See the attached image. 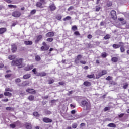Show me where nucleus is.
Wrapping results in <instances>:
<instances>
[{
    "instance_id": "f257e3e1",
    "label": "nucleus",
    "mask_w": 129,
    "mask_h": 129,
    "mask_svg": "<svg viewBox=\"0 0 129 129\" xmlns=\"http://www.w3.org/2000/svg\"><path fill=\"white\" fill-rule=\"evenodd\" d=\"M11 65L12 66H18V68H22V67H24L25 63H23L22 59H19L16 60H13L11 62Z\"/></svg>"
},
{
    "instance_id": "f03ea898",
    "label": "nucleus",
    "mask_w": 129,
    "mask_h": 129,
    "mask_svg": "<svg viewBox=\"0 0 129 129\" xmlns=\"http://www.w3.org/2000/svg\"><path fill=\"white\" fill-rule=\"evenodd\" d=\"M81 104L83 105V106H85L86 107V109H89V108H90V104L86 101H82Z\"/></svg>"
},
{
    "instance_id": "7ed1b4c3",
    "label": "nucleus",
    "mask_w": 129,
    "mask_h": 129,
    "mask_svg": "<svg viewBox=\"0 0 129 129\" xmlns=\"http://www.w3.org/2000/svg\"><path fill=\"white\" fill-rule=\"evenodd\" d=\"M12 17H14L15 18H19V17L21 16V12H20L19 11L14 12L12 14Z\"/></svg>"
},
{
    "instance_id": "20e7f679",
    "label": "nucleus",
    "mask_w": 129,
    "mask_h": 129,
    "mask_svg": "<svg viewBox=\"0 0 129 129\" xmlns=\"http://www.w3.org/2000/svg\"><path fill=\"white\" fill-rule=\"evenodd\" d=\"M107 73V71L106 70H103L101 72L98 73V74L97 75V77H101V76H103V75H105Z\"/></svg>"
},
{
    "instance_id": "39448f33",
    "label": "nucleus",
    "mask_w": 129,
    "mask_h": 129,
    "mask_svg": "<svg viewBox=\"0 0 129 129\" xmlns=\"http://www.w3.org/2000/svg\"><path fill=\"white\" fill-rule=\"evenodd\" d=\"M34 68V65H28L27 66L24 68V70L25 71H29V70H32Z\"/></svg>"
},
{
    "instance_id": "423d86ee",
    "label": "nucleus",
    "mask_w": 129,
    "mask_h": 129,
    "mask_svg": "<svg viewBox=\"0 0 129 129\" xmlns=\"http://www.w3.org/2000/svg\"><path fill=\"white\" fill-rule=\"evenodd\" d=\"M111 16L113 20H115L116 19V12L114 10H112L111 11Z\"/></svg>"
},
{
    "instance_id": "0eeeda50",
    "label": "nucleus",
    "mask_w": 129,
    "mask_h": 129,
    "mask_svg": "<svg viewBox=\"0 0 129 129\" xmlns=\"http://www.w3.org/2000/svg\"><path fill=\"white\" fill-rule=\"evenodd\" d=\"M82 58V56L81 55H79L77 56V58L75 59V63L78 64L79 63V61L81 60V58Z\"/></svg>"
},
{
    "instance_id": "6e6552de",
    "label": "nucleus",
    "mask_w": 129,
    "mask_h": 129,
    "mask_svg": "<svg viewBox=\"0 0 129 129\" xmlns=\"http://www.w3.org/2000/svg\"><path fill=\"white\" fill-rule=\"evenodd\" d=\"M26 92H28L31 94H35L36 93V91L33 89H26Z\"/></svg>"
},
{
    "instance_id": "1a4fd4ad",
    "label": "nucleus",
    "mask_w": 129,
    "mask_h": 129,
    "mask_svg": "<svg viewBox=\"0 0 129 129\" xmlns=\"http://www.w3.org/2000/svg\"><path fill=\"white\" fill-rule=\"evenodd\" d=\"M49 8L51 11H55V10H56V6H55V4L53 3L50 5Z\"/></svg>"
},
{
    "instance_id": "9d476101",
    "label": "nucleus",
    "mask_w": 129,
    "mask_h": 129,
    "mask_svg": "<svg viewBox=\"0 0 129 129\" xmlns=\"http://www.w3.org/2000/svg\"><path fill=\"white\" fill-rule=\"evenodd\" d=\"M36 6L37 7V8H40V9H43V8H44L45 7V6H43L42 3H41L40 2H37L36 3Z\"/></svg>"
},
{
    "instance_id": "9b49d317",
    "label": "nucleus",
    "mask_w": 129,
    "mask_h": 129,
    "mask_svg": "<svg viewBox=\"0 0 129 129\" xmlns=\"http://www.w3.org/2000/svg\"><path fill=\"white\" fill-rule=\"evenodd\" d=\"M41 51H47V50H49V46L45 45L44 46H42L41 47Z\"/></svg>"
},
{
    "instance_id": "f8f14e48",
    "label": "nucleus",
    "mask_w": 129,
    "mask_h": 129,
    "mask_svg": "<svg viewBox=\"0 0 129 129\" xmlns=\"http://www.w3.org/2000/svg\"><path fill=\"white\" fill-rule=\"evenodd\" d=\"M29 85V82H24L21 84H19L18 86H27Z\"/></svg>"
},
{
    "instance_id": "ddd939ff",
    "label": "nucleus",
    "mask_w": 129,
    "mask_h": 129,
    "mask_svg": "<svg viewBox=\"0 0 129 129\" xmlns=\"http://www.w3.org/2000/svg\"><path fill=\"white\" fill-rule=\"evenodd\" d=\"M12 51L13 53H15V52L17 51V46H16V45H12Z\"/></svg>"
},
{
    "instance_id": "4468645a",
    "label": "nucleus",
    "mask_w": 129,
    "mask_h": 129,
    "mask_svg": "<svg viewBox=\"0 0 129 129\" xmlns=\"http://www.w3.org/2000/svg\"><path fill=\"white\" fill-rule=\"evenodd\" d=\"M43 120L44 122H46V123H48L49 122H52V120L48 118H43Z\"/></svg>"
},
{
    "instance_id": "2eb2a0df",
    "label": "nucleus",
    "mask_w": 129,
    "mask_h": 129,
    "mask_svg": "<svg viewBox=\"0 0 129 129\" xmlns=\"http://www.w3.org/2000/svg\"><path fill=\"white\" fill-rule=\"evenodd\" d=\"M30 77H31V74H27L24 75L23 77V79H29Z\"/></svg>"
},
{
    "instance_id": "dca6fc26",
    "label": "nucleus",
    "mask_w": 129,
    "mask_h": 129,
    "mask_svg": "<svg viewBox=\"0 0 129 129\" xmlns=\"http://www.w3.org/2000/svg\"><path fill=\"white\" fill-rule=\"evenodd\" d=\"M55 35L54 32H48L46 34V37H53Z\"/></svg>"
},
{
    "instance_id": "f3484780",
    "label": "nucleus",
    "mask_w": 129,
    "mask_h": 129,
    "mask_svg": "<svg viewBox=\"0 0 129 129\" xmlns=\"http://www.w3.org/2000/svg\"><path fill=\"white\" fill-rule=\"evenodd\" d=\"M7 31V29L6 28H0V34H4V33L6 32Z\"/></svg>"
},
{
    "instance_id": "a211bd4d",
    "label": "nucleus",
    "mask_w": 129,
    "mask_h": 129,
    "mask_svg": "<svg viewBox=\"0 0 129 129\" xmlns=\"http://www.w3.org/2000/svg\"><path fill=\"white\" fill-rule=\"evenodd\" d=\"M25 126L27 129H31L32 128V125L30 123H26L25 124Z\"/></svg>"
},
{
    "instance_id": "6ab92c4d",
    "label": "nucleus",
    "mask_w": 129,
    "mask_h": 129,
    "mask_svg": "<svg viewBox=\"0 0 129 129\" xmlns=\"http://www.w3.org/2000/svg\"><path fill=\"white\" fill-rule=\"evenodd\" d=\"M24 44L25 45H32L33 44V42L32 41H24Z\"/></svg>"
},
{
    "instance_id": "aec40b11",
    "label": "nucleus",
    "mask_w": 129,
    "mask_h": 129,
    "mask_svg": "<svg viewBox=\"0 0 129 129\" xmlns=\"http://www.w3.org/2000/svg\"><path fill=\"white\" fill-rule=\"evenodd\" d=\"M112 62L116 63V62H117L118 61V58L117 57H113L112 58Z\"/></svg>"
},
{
    "instance_id": "412c9836",
    "label": "nucleus",
    "mask_w": 129,
    "mask_h": 129,
    "mask_svg": "<svg viewBox=\"0 0 129 129\" xmlns=\"http://www.w3.org/2000/svg\"><path fill=\"white\" fill-rule=\"evenodd\" d=\"M4 95H5V96H12V93L9 92H4Z\"/></svg>"
},
{
    "instance_id": "4be33fe9",
    "label": "nucleus",
    "mask_w": 129,
    "mask_h": 129,
    "mask_svg": "<svg viewBox=\"0 0 129 129\" xmlns=\"http://www.w3.org/2000/svg\"><path fill=\"white\" fill-rule=\"evenodd\" d=\"M120 47V45L119 44H113V48L114 49H118Z\"/></svg>"
},
{
    "instance_id": "5701e85b",
    "label": "nucleus",
    "mask_w": 129,
    "mask_h": 129,
    "mask_svg": "<svg viewBox=\"0 0 129 129\" xmlns=\"http://www.w3.org/2000/svg\"><path fill=\"white\" fill-rule=\"evenodd\" d=\"M38 76H46V73L45 72L39 73L37 74Z\"/></svg>"
},
{
    "instance_id": "b1692460",
    "label": "nucleus",
    "mask_w": 129,
    "mask_h": 129,
    "mask_svg": "<svg viewBox=\"0 0 129 129\" xmlns=\"http://www.w3.org/2000/svg\"><path fill=\"white\" fill-rule=\"evenodd\" d=\"M42 39V35H39L37 37V40L35 41L36 43H38Z\"/></svg>"
},
{
    "instance_id": "393cba45",
    "label": "nucleus",
    "mask_w": 129,
    "mask_h": 129,
    "mask_svg": "<svg viewBox=\"0 0 129 129\" xmlns=\"http://www.w3.org/2000/svg\"><path fill=\"white\" fill-rule=\"evenodd\" d=\"M84 85H85V86H90V85H91V84H90V83L89 82H85L84 83Z\"/></svg>"
},
{
    "instance_id": "a878e982",
    "label": "nucleus",
    "mask_w": 129,
    "mask_h": 129,
    "mask_svg": "<svg viewBox=\"0 0 129 129\" xmlns=\"http://www.w3.org/2000/svg\"><path fill=\"white\" fill-rule=\"evenodd\" d=\"M108 126H109V127H115V124L112 123H110L108 125Z\"/></svg>"
},
{
    "instance_id": "bb28decb",
    "label": "nucleus",
    "mask_w": 129,
    "mask_h": 129,
    "mask_svg": "<svg viewBox=\"0 0 129 129\" xmlns=\"http://www.w3.org/2000/svg\"><path fill=\"white\" fill-rule=\"evenodd\" d=\"M69 20H71V17L70 16H67L63 19V21H69Z\"/></svg>"
},
{
    "instance_id": "cd10ccee",
    "label": "nucleus",
    "mask_w": 129,
    "mask_h": 129,
    "mask_svg": "<svg viewBox=\"0 0 129 129\" xmlns=\"http://www.w3.org/2000/svg\"><path fill=\"white\" fill-rule=\"evenodd\" d=\"M15 58H16V55H10L9 56V60H13Z\"/></svg>"
},
{
    "instance_id": "c85d7f7f",
    "label": "nucleus",
    "mask_w": 129,
    "mask_h": 129,
    "mask_svg": "<svg viewBox=\"0 0 129 129\" xmlns=\"http://www.w3.org/2000/svg\"><path fill=\"white\" fill-rule=\"evenodd\" d=\"M101 56L103 58H106V57L107 56V54H106V53L105 52H103L101 54Z\"/></svg>"
},
{
    "instance_id": "c756f323",
    "label": "nucleus",
    "mask_w": 129,
    "mask_h": 129,
    "mask_svg": "<svg viewBox=\"0 0 129 129\" xmlns=\"http://www.w3.org/2000/svg\"><path fill=\"white\" fill-rule=\"evenodd\" d=\"M35 97H34V96H30L29 97H28V99L29 100H34Z\"/></svg>"
},
{
    "instance_id": "7c9ffc66",
    "label": "nucleus",
    "mask_w": 129,
    "mask_h": 129,
    "mask_svg": "<svg viewBox=\"0 0 129 129\" xmlns=\"http://www.w3.org/2000/svg\"><path fill=\"white\" fill-rule=\"evenodd\" d=\"M35 59L36 61H40V60H41V57L38 55L35 56Z\"/></svg>"
},
{
    "instance_id": "2f4dec72",
    "label": "nucleus",
    "mask_w": 129,
    "mask_h": 129,
    "mask_svg": "<svg viewBox=\"0 0 129 129\" xmlns=\"http://www.w3.org/2000/svg\"><path fill=\"white\" fill-rule=\"evenodd\" d=\"M36 10L34 9V10H32L31 12H30V14L31 15H35V14H36Z\"/></svg>"
},
{
    "instance_id": "473e14b6",
    "label": "nucleus",
    "mask_w": 129,
    "mask_h": 129,
    "mask_svg": "<svg viewBox=\"0 0 129 129\" xmlns=\"http://www.w3.org/2000/svg\"><path fill=\"white\" fill-rule=\"evenodd\" d=\"M120 51L122 53H123L124 51H125V49H124V47L123 46H121L120 47Z\"/></svg>"
},
{
    "instance_id": "72a5a7b5",
    "label": "nucleus",
    "mask_w": 129,
    "mask_h": 129,
    "mask_svg": "<svg viewBox=\"0 0 129 129\" xmlns=\"http://www.w3.org/2000/svg\"><path fill=\"white\" fill-rule=\"evenodd\" d=\"M87 77H88V78H94V74L89 75L87 76Z\"/></svg>"
},
{
    "instance_id": "f704fd0d",
    "label": "nucleus",
    "mask_w": 129,
    "mask_h": 129,
    "mask_svg": "<svg viewBox=\"0 0 129 129\" xmlns=\"http://www.w3.org/2000/svg\"><path fill=\"white\" fill-rule=\"evenodd\" d=\"M5 90H6V91H10V92H12V91H13V89H12V88H6V89H5Z\"/></svg>"
},
{
    "instance_id": "c9c22d12",
    "label": "nucleus",
    "mask_w": 129,
    "mask_h": 129,
    "mask_svg": "<svg viewBox=\"0 0 129 129\" xmlns=\"http://www.w3.org/2000/svg\"><path fill=\"white\" fill-rule=\"evenodd\" d=\"M33 115L34 116H36V117H38V116H39V113H38V112H34V113H33Z\"/></svg>"
},
{
    "instance_id": "e433bc0d",
    "label": "nucleus",
    "mask_w": 129,
    "mask_h": 129,
    "mask_svg": "<svg viewBox=\"0 0 129 129\" xmlns=\"http://www.w3.org/2000/svg\"><path fill=\"white\" fill-rule=\"evenodd\" d=\"M72 29L73 30V31H76V30L77 29V27L75 25L73 26L72 28Z\"/></svg>"
},
{
    "instance_id": "4c0bfd02",
    "label": "nucleus",
    "mask_w": 129,
    "mask_h": 129,
    "mask_svg": "<svg viewBox=\"0 0 129 129\" xmlns=\"http://www.w3.org/2000/svg\"><path fill=\"white\" fill-rule=\"evenodd\" d=\"M110 38V35H107L104 37L105 40H108V39H109Z\"/></svg>"
},
{
    "instance_id": "58836bf2",
    "label": "nucleus",
    "mask_w": 129,
    "mask_h": 129,
    "mask_svg": "<svg viewBox=\"0 0 129 129\" xmlns=\"http://www.w3.org/2000/svg\"><path fill=\"white\" fill-rule=\"evenodd\" d=\"M128 86V84L127 83H125L124 86H123V88L124 89H126V88H127Z\"/></svg>"
},
{
    "instance_id": "ea45409f",
    "label": "nucleus",
    "mask_w": 129,
    "mask_h": 129,
    "mask_svg": "<svg viewBox=\"0 0 129 129\" xmlns=\"http://www.w3.org/2000/svg\"><path fill=\"white\" fill-rule=\"evenodd\" d=\"M73 128H76L77 127V124L75 123L72 125Z\"/></svg>"
},
{
    "instance_id": "a19ab883",
    "label": "nucleus",
    "mask_w": 129,
    "mask_h": 129,
    "mask_svg": "<svg viewBox=\"0 0 129 129\" xmlns=\"http://www.w3.org/2000/svg\"><path fill=\"white\" fill-rule=\"evenodd\" d=\"M47 42H53V39L52 38H49L47 39Z\"/></svg>"
},
{
    "instance_id": "79ce46f5",
    "label": "nucleus",
    "mask_w": 129,
    "mask_h": 129,
    "mask_svg": "<svg viewBox=\"0 0 129 129\" xmlns=\"http://www.w3.org/2000/svg\"><path fill=\"white\" fill-rule=\"evenodd\" d=\"M56 19L57 20H61V19H62V16H61V15H58L57 17H56Z\"/></svg>"
},
{
    "instance_id": "37998d69",
    "label": "nucleus",
    "mask_w": 129,
    "mask_h": 129,
    "mask_svg": "<svg viewBox=\"0 0 129 129\" xmlns=\"http://www.w3.org/2000/svg\"><path fill=\"white\" fill-rule=\"evenodd\" d=\"M80 63H81V64H86V61H85L84 60H81L80 61Z\"/></svg>"
},
{
    "instance_id": "c03bdc74",
    "label": "nucleus",
    "mask_w": 129,
    "mask_h": 129,
    "mask_svg": "<svg viewBox=\"0 0 129 129\" xmlns=\"http://www.w3.org/2000/svg\"><path fill=\"white\" fill-rule=\"evenodd\" d=\"M74 34L76 35V36H80V34L78 31H75Z\"/></svg>"
},
{
    "instance_id": "a18cd8bd",
    "label": "nucleus",
    "mask_w": 129,
    "mask_h": 129,
    "mask_svg": "<svg viewBox=\"0 0 129 129\" xmlns=\"http://www.w3.org/2000/svg\"><path fill=\"white\" fill-rule=\"evenodd\" d=\"M10 127H12V128H15V127H16V125H15V124H10Z\"/></svg>"
},
{
    "instance_id": "49530a36",
    "label": "nucleus",
    "mask_w": 129,
    "mask_h": 129,
    "mask_svg": "<svg viewBox=\"0 0 129 129\" xmlns=\"http://www.w3.org/2000/svg\"><path fill=\"white\" fill-rule=\"evenodd\" d=\"M106 80H108V81L111 80V77L108 76V77L106 78Z\"/></svg>"
},
{
    "instance_id": "de8ad7c7",
    "label": "nucleus",
    "mask_w": 129,
    "mask_h": 129,
    "mask_svg": "<svg viewBox=\"0 0 129 129\" xmlns=\"http://www.w3.org/2000/svg\"><path fill=\"white\" fill-rule=\"evenodd\" d=\"M99 10H100V7H98L96 8V12H99Z\"/></svg>"
},
{
    "instance_id": "09e8293b",
    "label": "nucleus",
    "mask_w": 129,
    "mask_h": 129,
    "mask_svg": "<svg viewBox=\"0 0 129 129\" xmlns=\"http://www.w3.org/2000/svg\"><path fill=\"white\" fill-rule=\"evenodd\" d=\"M107 110H109V107H106L104 109L105 111H107Z\"/></svg>"
},
{
    "instance_id": "8fccbe9b",
    "label": "nucleus",
    "mask_w": 129,
    "mask_h": 129,
    "mask_svg": "<svg viewBox=\"0 0 129 129\" xmlns=\"http://www.w3.org/2000/svg\"><path fill=\"white\" fill-rule=\"evenodd\" d=\"M6 110H12V108L10 107H6Z\"/></svg>"
},
{
    "instance_id": "3c124183",
    "label": "nucleus",
    "mask_w": 129,
    "mask_h": 129,
    "mask_svg": "<svg viewBox=\"0 0 129 129\" xmlns=\"http://www.w3.org/2000/svg\"><path fill=\"white\" fill-rule=\"evenodd\" d=\"M54 83V80H51L50 81H49V84H52V83Z\"/></svg>"
},
{
    "instance_id": "603ef678",
    "label": "nucleus",
    "mask_w": 129,
    "mask_h": 129,
    "mask_svg": "<svg viewBox=\"0 0 129 129\" xmlns=\"http://www.w3.org/2000/svg\"><path fill=\"white\" fill-rule=\"evenodd\" d=\"M71 10H73V6H71L68 8V11H71Z\"/></svg>"
},
{
    "instance_id": "864d4df0",
    "label": "nucleus",
    "mask_w": 129,
    "mask_h": 129,
    "mask_svg": "<svg viewBox=\"0 0 129 129\" xmlns=\"http://www.w3.org/2000/svg\"><path fill=\"white\" fill-rule=\"evenodd\" d=\"M6 78H9V77H11V74H8L5 75Z\"/></svg>"
},
{
    "instance_id": "5fc2aeb1",
    "label": "nucleus",
    "mask_w": 129,
    "mask_h": 129,
    "mask_svg": "<svg viewBox=\"0 0 129 129\" xmlns=\"http://www.w3.org/2000/svg\"><path fill=\"white\" fill-rule=\"evenodd\" d=\"M123 115H124V114H121L119 115L118 116L120 118H121V117H122L123 116Z\"/></svg>"
},
{
    "instance_id": "6e6d98bb",
    "label": "nucleus",
    "mask_w": 129,
    "mask_h": 129,
    "mask_svg": "<svg viewBox=\"0 0 129 129\" xmlns=\"http://www.w3.org/2000/svg\"><path fill=\"white\" fill-rule=\"evenodd\" d=\"M119 21H121V22H122L123 21H124V19H123V18H118Z\"/></svg>"
},
{
    "instance_id": "4d7b16f0",
    "label": "nucleus",
    "mask_w": 129,
    "mask_h": 129,
    "mask_svg": "<svg viewBox=\"0 0 129 129\" xmlns=\"http://www.w3.org/2000/svg\"><path fill=\"white\" fill-rule=\"evenodd\" d=\"M16 82H21V79H17L15 80Z\"/></svg>"
},
{
    "instance_id": "13d9d810",
    "label": "nucleus",
    "mask_w": 129,
    "mask_h": 129,
    "mask_svg": "<svg viewBox=\"0 0 129 129\" xmlns=\"http://www.w3.org/2000/svg\"><path fill=\"white\" fill-rule=\"evenodd\" d=\"M40 1L42 3V4L44 5V4H46V2H45V0H40Z\"/></svg>"
},
{
    "instance_id": "bf43d9fd",
    "label": "nucleus",
    "mask_w": 129,
    "mask_h": 129,
    "mask_svg": "<svg viewBox=\"0 0 129 129\" xmlns=\"http://www.w3.org/2000/svg\"><path fill=\"white\" fill-rule=\"evenodd\" d=\"M8 7H9V8H15V6L13 5H9Z\"/></svg>"
},
{
    "instance_id": "052dcab7",
    "label": "nucleus",
    "mask_w": 129,
    "mask_h": 129,
    "mask_svg": "<svg viewBox=\"0 0 129 129\" xmlns=\"http://www.w3.org/2000/svg\"><path fill=\"white\" fill-rule=\"evenodd\" d=\"M122 25H125V24H126V21L123 20V21H122Z\"/></svg>"
},
{
    "instance_id": "680f3d73",
    "label": "nucleus",
    "mask_w": 129,
    "mask_h": 129,
    "mask_svg": "<svg viewBox=\"0 0 129 129\" xmlns=\"http://www.w3.org/2000/svg\"><path fill=\"white\" fill-rule=\"evenodd\" d=\"M2 101H5V102H7L9 101V99H4L2 100Z\"/></svg>"
},
{
    "instance_id": "e2e57ef3",
    "label": "nucleus",
    "mask_w": 129,
    "mask_h": 129,
    "mask_svg": "<svg viewBox=\"0 0 129 129\" xmlns=\"http://www.w3.org/2000/svg\"><path fill=\"white\" fill-rule=\"evenodd\" d=\"M36 68H34L32 70V72L34 73V74H36Z\"/></svg>"
},
{
    "instance_id": "0e129e2a",
    "label": "nucleus",
    "mask_w": 129,
    "mask_h": 129,
    "mask_svg": "<svg viewBox=\"0 0 129 129\" xmlns=\"http://www.w3.org/2000/svg\"><path fill=\"white\" fill-rule=\"evenodd\" d=\"M76 111H75V110H73L72 111H71V113L72 114H74L75 113Z\"/></svg>"
},
{
    "instance_id": "69168bd1",
    "label": "nucleus",
    "mask_w": 129,
    "mask_h": 129,
    "mask_svg": "<svg viewBox=\"0 0 129 129\" xmlns=\"http://www.w3.org/2000/svg\"><path fill=\"white\" fill-rule=\"evenodd\" d=\"M59 84H60V85H64V82H59Z\"/></svg>"
},
{
    "instance_id": "338daca9",
    "label": "nucleus",
    "mask_w": 129,
    "mask_h": 129,
    "mask_svg": "<svg viewBox=\"0 0 129 129\" xmlns=\"http://www.w3.org/2000/svg\"><path fill=\"white\" fill-rule=\"evenodd\" d=\"M88 39H91V38H92V35H88Z\"/></svg>"
},
{
    "instance_id": "774afa93",
    "label": "nucleus",
    "mask_w": 129,
    "mask_h": 129,
    "mask_svg": "<svg viewBox=\"0 0 129 129\" xmlns=\"http://www.w3.org/2000/svg\"><path fill=\"white\" fill-rule=\"evenodd\" d=\"M46 114H50V113H51V112L50 111H46Z\"/></svg>"
}]
</instances>
